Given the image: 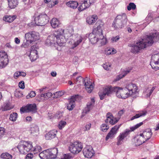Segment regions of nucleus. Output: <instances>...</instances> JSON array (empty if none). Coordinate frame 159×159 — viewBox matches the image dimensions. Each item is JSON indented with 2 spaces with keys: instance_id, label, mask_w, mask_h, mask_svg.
I'll list each match as a JSON object with an SVG mask.
<instances>
[{
  "instance_id": "nucleus-37",
  "label": "nucleus",
  "mask_w": 159,
  "mask_h": 159,
  "mask_svg": "<svg viewBox=\"0 0 159 159\" xmlns=\"http://www.w3.org/2000/svg\"><path fill=\"white\" fill-rule=\"evenodd\" d=\"M48 154L47 153V150L43 151L39 154V156L41 159H48Z\"/></svg>"
},
{
  "instance_id": "nucleus-49",
  "label": "nucleus",
  "mask_w": 159,
  "mask_h": 159,
  "mask_svg": "<svg viewBox=\"0 0 159 159\" xmlns=\"http://www.w3.org/2000/svg\"><path fill=\"white\" fill-rule=\"evenodd\" d=\"M63 93L61 91H59L57 92L54 93V96L53 97V98H58L60 97L63 95Z\"/></svg>"
},
{
  "instance_id": "nucleus-45",
  "label": "nucleus",
  "mask_w": 159,
  "mask_h": 159,
  "mask_svg": "<svg viewBox=\"0 0 159 159\" xmlns=\"http://www.w3.org/2000/svg\"><path fill=\"white\" fill-rule=\"evenodd\" d=\"M52 96V93L50 92H48L44 94H41L40 97L41 98V97H43L45 98H48L51 97Z\"/></svg>"
},
{
  "instance_id": "nucleus-42",
  "label": "nucleus",
  "mask_w": 159,
  "mask_h": 159,
  "mask_svg": "<svg viewBox=\"0 0 159 159\" xmlns=\"http://www.w3.org/2000/svg\"><path fill=\"white\" fill-rule=\"evenodd\" d=\"M16 15L12 16L6 15L4 16L3 17V20H15L16 19Z\"/></svg>"
},
{
  "instance_id": "nucleus-16",
  "label": "nucleus",
  "mask_w": 159,
  "mask_h": 159,
  "mask_svg": "<svg viewBox=\"0 0 159 159\" xmlns=\"http://www.w3.org/2000/svg\"><path fill=\"white\" fill-rule=\"evenodd\" d=\"M36 45H33L31 47L30 52L29 56L31 61L36 60L38 57L37 51L36 49Z\"/></svg>"
},
{
  "instance_id": "nucleus-27",
  "label": "nucleus",
  "mask_w": 159,
  "mask_h": 159,
  "mask_svg": "<svg viewBox=\"0 0 159 159\" xmlns=\"http://www.w3.org/2000/svg\"><path fill=\"white\" fill-rule=\"evenodd\" d=\"M38 126L34 125L32 124L30 128V133L34 136H37L39 134Z\"/></svg>"
},
{
  "instance_id": "nucleus-13",
  "label": "nucleus",
  "mask_w": 159,
  "mask_h": 159,
  "mask_svg": "<svg viewBox=\"0 0 159 159\" xmlns=\"http://www.w3.org/2000/svg\"><path fill=\"white\" fill-rule=\"evenodd\" d=\"M121 125H116L113 127L108 134L106 137V140H107L110 138H113L117 133V131L120 126Z\"/></svg>"
},
{
  "instance_id": "nucleus-32",
  "label": "nucleus",
  "mask_w": 159,
  "mask_h": 159,
  "mask_svg": "<svg viewBox=\"0 0 159 159\" xmlns=\"http://www.w3.org/2000/svg\"><path fill=\"white\" fill-rule=\"evenodd\" d=\"M64 29H60L56 31L54 33L53 35L55 36L56 39H57L60 37H61L62 36H64Z\"/></svg>"
},
{
  "instance_id": "nucleus-40",
  "label": "nucleus",
  "mask_w": 159,
  "mask_h": 159,
  "mask_svg": "<svg viewBox=\"0 0 159 159\" xmlns=\"http://www.w3.org/2000/svg\"><path fill=\"white\" fill-rule=\"evenodd\" d=\"M17 114L16 112H13L10 116V120L12 121H15L17 117Z\"/></svg>"
},
{
  "instance_id": "nucleus-33",
  "label": "nucleus",
  "mask_w": 159,
  "mask_h": 159,
  "mask_svg": "<svg viewBox=\"0 0 159 159\" xmlns=\"http://www.w3.org/2000/svg\"><path fill=\"white\" fill-rule=\"evenodd\" d=\"M130 70H127L124 71L121 74L118 75L116 79L115 80V81H117L120 80L125 76L128 73L130 72Z\"/></svg>"
},
{
  "instance_id": "nucleus-64",
  "label": "nucleus",
  "mask_w": 159,
  "mask_h": 159,
  "mask_svg": "<svg viewBox=\"0 0 159 159\" xmlns=\"http://www.w3.org/2000/svg\"><path fill=\"white\" fill-rule=\"evenodd\" d=\"M89 25H93L95 22V20H86Z\"/></svg>"
},
{
  "instance_id": "nucleus-10",
  "label": "nucleus",
  "mask_w": 159,
  "mask_h": 159,
  "mask_svg": "<svg viewBox=\"0 0 159 159\" xmlns=\"http://www.w3.org/2000/svg\"><path fill=\"white\" fill-rule=\"evenodd\" d=\"M9 59L7 54L5 52H0V68L5 67L8 64Z\"/></svg>"
},
{
  "instance_id": "nucleus-51",
  "label": "nucleus",
  "mask_w": 159,
  "mask_h": 159,
  "mask_svg": "<svg viewBox=\"0 0 159 159\" xmlns=\"http://www.w3.org/2000/svg\"><path fill=\"white\" fill-rule=\"evenodd\" d=\"M49 18V17L46 14L41 15L38 16L37 17L38 19H42L47 20Z\"/></svg>"
},
{
  "instance_id": "nucleus-4",
  "label": "nucleus",
  "mask_w": 159,
  "mask_h": 159,
  "mask_svg": "<svg viewBox=\"0 0 159 159\" xmlns=\"http://www.w3.org/2000/svg\"><path fill=\"white\" fill-rule=\"evenodd\" d=\"M116 87H112L111 85L106 86L104 88L102 92L99 93V95L101 100H103L106 96H111L114 92H116Z\"/></svg>"
},
{
  "instance_id": "nucleus-43",
  "label": "nucleus",
  "mask_w": 159,
  "mask_h": 159,
  "mask_svg": "<svg viewBox=\"0 0 159 159\" xmlns=\"http://www.w3.org/2000/svg\"><path fill=\"white\" fill-rule=\"evenodd\" d=\"M136 8L135 4L133 2H130L127 7V9L129 11L131 10H135Z\"/></svg>"
},
{
  "instance_id": "nucleus-53",
  "label": "nucleus",
  "mask_w": 159,
  "mask_h": 159,
  "mask_svg": "<svg viewBox=\"0 0 159 159\" xmlns=\"http://www.w3.org/2000/svg\"><path fill=\"white\" fill-rule=\"evenodd\" d=\"M98 19L97 16L96 15H93L87 17L86 20H97Z\"/></svg>"
},
{
  "instance_id": "nucleus-48",
  "label": "nucleus",
  "mask_w": 159,
  "mask_h": 159,
  "mask_svg": "<svg viewBox=\"0 0 159 159\" xmlns=\"http://www.w3.org/2000/svg\"><path fill=\"white\" fill-rule=\"evenodd\" d=\"M66 124V122L65 121H61L59 123L58 127L59 129H61L64 127Z\"/></svg>"
},
{
  "instance_id": "nucleus-54",
  "label": "nucleus",
  "mask_w": 159,
  "mask_h": 159,
  "mask_svg": "<svg viewBox=\"0 0 159 159\" xmlns=\"http://www.w3.org/2000/svg\"><path fill=\"white\" fill-rule=\"evenodd\" d=\"M38 20H32L30 23L28 24V25L30 27H32L37 26V21Z\"/></svg>"
},
{
  "instance_id": "nucleus-46",
  "label": "nucleus",
  "mask_w": 159,
  "mask_h": 159,
  "mask_svg": "<svg viewBox=\"0 0 159 159\" xmlns=\"http://www.w3.org/2000/svg\"><path fill=\"white\" fill-rule=\"evenodd\" d=\"M109 127L108 125L106 124H102L101 126V130L103 132L106 131L109 129Z\"/></svg>"
},
{
  "instance_id": "nucleus-25",
  "label": "nucleus",
  "mask_w": 159,
  "mask_h": 159,
  "mask_svg": "<svg viewBox=\"0 0 159 159\" xmlns=\"http://www.w3.org/2000/svg\"><path fill=\"white\" fill-rule=\"evenodd\" d=\"M134 142L136 146H138L145 142L146 140H145L144 138L139 135H137L134 138Z\"/></svg>"
},
{
  "instance_id": "nucleus-60",
  "label": "nucleus",
  "mask_w": 159,
  "mask_h": 159,
  "mask_svg": "<svg viewBox=\"0 0 159 159\" xmlns=\"http://www.w3.org/2000/svg\"><path fill=\"white\" fill-rule=\"evenodd\" d=\"M33 155L32 153L28 154L25 157V159H32L33 157Z\"/></svg>"
},
{
  "instance_id": "nucleus-35",
  "label": "nucleus",
  "mask_w": 159,
  "mask_h": 159,
  "mask_svg": "<svg viewBox=\"0 0 159 159\" xmlns=\"http://www.w3.org/2000/svg\"><path fill=\"white\" fill-rule=\"evenodd\" d=\"M147 111H142V112H140L138 114H137L131 118V120H132L138 118L141 116H144L147 114Z\"/></svg>"
},
{
  "instance_id": "nucleus-9",
  "label": "nucleus",
  "mask_w": 159,
  "mask_h": 159,
  "mask_svg": "<svg viewBox=\"0 0 159 159\" xmlns=\"http://www.w3.org/2000/svg\"><path fill=\"white\" fill-rule=\"evenodd\" d=\"M150 65L152 68L155 70L159 69V54H155L152 56Z\"/></svg>"
},
{
  "instance_id": "nucleus-31",
  "label": "nucleus",
  "mask_w": 159,
  "mask_h": 159,
  "mask_svg": "<svg viewBox=\"0 0 159 159\" xmlns=\"http://www.w3.org/2000/svg\"><path fill=\"white\" fill-rule=\"evenodd\" d=\"M9 7L11 8H14L18 5V0H7Z\"/></svg>"
},
{
  "instance_id": "nucleus-23",
  "label": "nucleus",
  "mask_w": 159,
  "mask_h": 159,
  "mask_svg": "<svg viewBox=\"0 0 159 159\" xmlns=\"http://www.w3.org/2000/svg\"><path fill=\"white\" fill-rule=\"evenodd\" d=\"M83 82L84 83V85L86 90L89 93H91L92 91L93 85L90 81L87 80L85 81V80H84Z\"/></svg>"
},
{
  "instance_id": "nucleus-12",
  "label": "nucleus",
  "mask_w": 159,
  "mask_h": 159,
  "mask_svg": "<svg viewBox=\"0 0 159 159\" xmlns=\"http://www.w3.org/2000/svg\"><path fill=\"white\" fill-rule=\"evenodd\" d=\"M125 88L128 90L129 93L130 95H132L133 94L135 93L138 90L136 85L135 84L131 83L127 84Z\"/></svg>"
},
{
  "instance_id": "nucleus-19",
  "label": "nucleus",
  "mask_w": 159,
  "mask_h": 159,
  "mask_svg": "<svg viewBox=\"0 0 159 159\" xmlns=\"http://www.w3.org/2000/svg\"><path fill=\"white\" fill-rule=\"evenodd\" d=\"M152 134L151 129H146L143 133L140 134V135L143 137L144 139L147 141L151 138Z\"/></svg>"
},
{
  "instance_id": "nucleus-34",
  "label": "nucleus",
  "mask_w": 159,
  "mask_h": 159,
  "mask_svg": "<svg viewBox=\"0 0 159 159\" xmlns=\"http://www.w3.org/2000/svg\"><path fill=\"white\" fill-rule=\"evenodd\" d=\"M146 18L147 20H153L155 19H157L159 20V17H157L155 16L154 12H149Z\"/></svg>"
},
{
  "instance_id": "nucleus-22",
  "label": "nucleus",
  "mask_w": 159,
  "mask_h": 159,
  "mask_svg": "<svg viewBox=\"0 0 159 159\" xmlns=\"http://www.w3.org/2000/svg\"><path fill=\"white\" fill-rule=\"evenodd\" d=\"M57 130L53 129L50 131L45 135V137L47 140H50L55 138L57 134Z\"/></svg>"
},
{
  "instance_id": "nucleus-38",
  "label": "nucleus",
  "mask_w": 159,
  "mask_h": 159,
  "mask_svg": "<svg viewBox=\"0 0 159 159\" xmlns=\"http://www.w3.org/2000/svg\"><path fill=\"white\" fill-rule=\"evenodd\" d=\"M1 157L3 159H12V156L8 153H2L1 155Z\"/></svg>"
},
{
  "instance_id": "nucleus-3",
  "label": "nucleus",
  "mask_w": 159,
  "mask_h": 159,
  "mask_svg": "<svg viewBox=\"0 0 159 159\" xmlns=\"http://www.w3.org/2000/svg\"><path fill=\"white\" fill-rule=\"evenodd\" d=\"M32 147V142L25 141H21L17 146L19 152L22 154H26L30 151Z\"/></svg>"
},
{
  "instance_id": "nucleus-29",
  "label": "nucleus",
  "mask_w": 159,
  "mask_h": 159,
  "mask_svg": "<svg viewBox=\"0 0 159 159\" xmlns=\"http://www.w3.org/2000/svg\"><path fill=\"white\" fill-rule=\"evenodd\" d=\"M66 5L69 7L73 9L76 8L78 4L77 2L74 1H70L66 3Z\"/></svg>"
},
{
  "instance_id": "nucleus-28",
  "label": "nucleus",
  "mask_w": 159,
  "mask_h": 159,
  "mask_svg": "<svg viewBox=\"0 0 159 159\" xmlns=\"http://www.w3.org/2000/svg\"><path fill=\"white\" fill-rule=\"evenodd\" d=\"M112 26L116 30L120 29L124 27L122 20H115L113 23Z\"/></svg>"
},
{
  "instance_id": "nucleus-62",
  "label": "nucleus",
  "mask_w": 159,
  "mask_h": 159,
  "mask_svg": "<svg viewBox=\"0 0 159 159\" xmlns=\"http://www.w3.org/2000/svg\"><path fill=\"white\" fill-rule=\"evenodd\" d=\"M119 36H117L115 37H113L111 38V40L113 42H116L119 40Z\"/></svg>"
},
{
  "instance_id": "nucleus-2",
  "label": "nucleus",
  "mask_w": 159,
  "mask_h": 159,
  "mask_svg": "<svg viewBox=\"0 0 159 159\" xmlns=\"http://www.w3.org/2000/svg\"><path fill=\"white\" fill-rule=\"evenodd\" d=\"M25 38L26 41L25 43H23V45L24 47L26 48L33 42L39 39V34L35 31H30L25 34Z\"/></svg>"
},
{
  "instance_id": "nucleus-39",
  "label": "nucleus",
  "mask_w": 159,
  "mask_h": 159,
  "mask_svg": "<svg viewBox=\"0 0 159 159\" xmlns=\"http://www.w3.org/2000/svg\"><path fill=\"white\" fill-rule=\"evenodd\" d=\"M51 25L53 28L58 27L60 24L59 20H51L50 22Z\"/></svg>"
},
{
  "instance_id": "nucleus-56",
  "label": "nucleus",
  "mask_w": 159,
  "mask_h": 159,
  "mask_svg": "<svg viewBox=\"0 0 159 159\" xmlns=\"http://www.w3.org/2000/svg\"><path fill=\"white\" fill-rule=\"evenodd\" d=\"M36 95V93L34 91H32L30 92L29 94L27 96V98H33L35 97Z\"/></svg>"
},
{
  "instance_id": "nucleus-52",
  "label": "nucleus",
  "mask_w": 159,
  "mask_h": 159,
  "mask_svg": "<svg viewBox=\"0 0 159 159\" xmlns=\"http://www.w3.org/2000/svg\"><path fill=\"white\" fill-rule=\"evenodd\" d=\"M111 64L109 63H106L103 65L102 66L103 68L106 70H110Z\"/></svg>"
},
{
  "instance_id": "nucleus-11",
  "label": "nucleus",
  "mask_w": 159,
  "mask_h": 159,
  "mask_svg": "<svg viewBox=\"0 0 159 159\" xmlns=\"http://www.w3.org/2000/svg\"><path fill=\"white\" fill-rule=\"evenodd\" d=\"M130 132V130H127L126 131L120 133L117 138V145H119L121 144L123 142L125 138L129 135Z\"/></svg>"
},
{
  "instance_id": "nucleus-14",
  "label": "nucleus",
  "mask_w": 159,
  "mask_h": 159,
  "mask_svg": "<svg viewBox=\"0 0 159 159\" xmlns=\"http://www.w3.org/2000/svg\"><path fill=\"white\" fill-rule=\"evenodd\" d=\"M120 119V117L118 119L116 118L114 119L111 113L108 112L107 114V119L105 122L106 123H109L110 124L113 125L117 123Z\"/></svg>"
},
{
  "instance_id": "nucleus-24",
  "label": "nucleus",
  "mask_w": 159,
  "mask_h": 159,
  "mask_svg": "<svg viewBox=\"0 0 159 159\" xmlns=\"http://www.w3.org/2000/svg\"><path fill=\"white\" fill-rule=\"evenodd\" d=\"M94 102L95 100L93 98H92L91 99V102L88 103L87 105V107L83 110V112L86 114L89 112L92 109L94 104Z\"/></svg>"
},
{
  "instance_id": "nucleus-58",
  "label": "nucleus",
  "mask_w": 159,
  "mask_h": 159,
  "mask_svg": "<svg viewBox=\"0 0 159 159\" xmlns=\"http://www.w3.org/2000/svg\"><path fill=\"white\" fill-rule=\"evenodd\" d=\"M46 24V23L44 20H40L39 22L37 21V26H43Z\"/></svg>"
},
{
  "instance_id": "nucleus-15",
  "label": "nucleus",
  "mask_w": 159,
  "mask_h": 159,
  "mask_svg": "<svg viewBox=\"0 0 159 159\" xmlns=\"http://www.w3.org/2000/svg\"><path fill=\"white\" fill-rule=\"evenodd\" d=\"M83 154L85 157L91 158L93 155V150L90 146H87L83 150Z\"/></svg>"
},
{
  "instance_id": "nucleus-21",
  "label": "nucleus",
  "mask_w": 159,
  "mask_h": 159,
  "mask_svg": "<svg viewBox=\"0 0 159 159\" xmlns=\"http://www.w3.org/2000/svg\"><path fill=\"white\" fill-rule=\"evenodd\" d=\"M99 34H97V36H99V39L98 40V42L99 41L100 43L101 46L104 45L106 44L107 43V40L106 38H104L103 35L102 30H99Z\"/></svg>"
},
{
  "instance_id": "nucleus-7",
  "label": "nucleus",
  "mask_w": 159,
  "mask_h": 159,
  "mask_svg": "<svg viewBox=\"0 0 159 159\" xmlns=\"http://www.w3.org/2000/svg\"><path fill=\"white\" fill-rule=\"evenodd\" d=\"M83 148L81 143L75 142L72 143L69 147L70 151L73 154L78 153L80 152Z\"/></svg>"
},
{
  "instance_id": "nucleus-59",
  "label": "nucleus",
  "mask_w": 159,
  "mask_h": 159,
  "mask_svg": "<svg viewBox=\"0 0 159 159\" xmlns=\"http://www.w3.org/2000/svg\"><path fill=\"white\" fill-rule=\"evenodd\" d=\"M19 87L22 89H23L25 88L24 82L23 81H21L19 83Z\"/></svg>"
},
{
  "instance_id": "nucleus-55",
  "label": "nucleus",
  "mask_w": 159,
  "mask_h": 159,
  "mask_svg": "<svg viewBox=\"0 0 159 159\" xmlns=\"http://www.w3.org/2000/svg\"><path fill=\"white\" fill-rule=\"evenodd\" d=\"M51 4L49 5V7H52L56 5L58 3V1L57 0H55L53 1H51Z\"/></svg>"
},
{
  "instance_id": "nucleus-26",
  "label": "nucleus",
  "mask_w": 159,
  "mask_h": 159,
  "mask_svg": "<svg viewBox=\"0 0 159 159\" xmlns=\"http://www.w3.org/2000/svg\"><path fill=\"white\" fill-rule=\"evenodd\" d=\"M13 108L11 105V103L9 102H6L4 103L2 105L0 108V111H5L10 110Z\"/></svg>"
},
{
  "instance_id": "nucleus-1",
  "label": "nucleus",
  "mask_w": 159,
  "mask_h": 159,
  "mask_svg": "<svg viewBox=\"0 0 159 159\" xmlns=\"http://www.w3.org/2000/svg\"><path fill=\"white\" fill-rule=\"evenodd\" d=\"M153 43L152 38H149L147 36L145 39H142L134 45H131V52L135 54L138 53L141 49H144L147 46H151Z\"/></svg>"
},
{
  "instance_id": "nucleus-5",
  "label": "nucleus",
  "mask_w": 159,
  "mask_h": 159,
  "mask_svg": "<svg viewBox=\"0 0 159 159\" xmlns=\"http://www.w3.org/2000/svg\"><path fill=\"white\" fill-rule=\"evenodd\" d=\"M99 30H101V26L99 25L93 29L92 33L89 34V38L92 43L94 44L98 42L99 36H97V34H99Z\"/></svg>"
},
{
  "instance_id": "nucleus-17",
  "label": "nucleus",
  "mask_w": 159,
  "mask_h": 159,
  "mask_svg": "<svg viewBox=\"0 0 159 159\" xmlns=\"http://www.w3.org/2000/svg\"><path fill=\"white\" fill-rule=\"evenodd\" d=\"M72 37L73 38L72 39L74 41L73 44V47H72V48H74L82 42L83 38L80 35L78 34H77L74 36L72 35Z\"/></svg>"
},
{
  "instance_id": "nucleus-6",
  "label": "nucleus",
  "mask_w": 159,
  "mask_h": 159,
  "mask_svg": "<svg viewBox=\"0 0 159 159\" xmlns=\"http://www.w3.org/2000/svg\"><path fill=\"white\" fill-rule=\"evenodd\" d=\"M115 89L116 95L119 98L125 99L131 96L125 88L121 89L118 87H116Z\"/></svg>"
},
{
  "instance_id": "nucleus-36",
  "label": "nucleus",
  "mask_w": 159,
  "mask_h": 159,
  "mask_svg": "<svg viewBox=\"0 0 159 159\" xmlns=\"http://www.w3.org/2000/svg\"><path fill=\"white\" fill-rule=\"evenodd\" d=\"M116 50L113 48H107L105 50V52L107 55L113 54L116 53Z\"/></svg>"
},
{
  "instance_id": "nucleus-44",
  "label": "nucleus",
  "mask_w": 159,
  "mask_h": 159,
  "mask_svg": "<svg viewBox=\"0 0 159 159\" xmlns=\"http://www.w3.org/2000/svg\"><path fill=\"white\" fill-rule=\"evenodd\" d=\"M155 87H153L150 90H148V89H146V90H145L144 91V92L145 93H148L146 94V97H150L151 94H152V93L153 92L154 90L155 89Z\"/></svg>"
},
{
  "instance_id": "nucleus-50",
  "label": "nucleus",
  "mask_w": 159,
  "mask_h": 159,
  "mask_svg": "<svg viewBox=\"0 0 159 159\" xmlns=\"http://www.w3.org/2000/svg\"><path fill=\"white\" fill-rule=\"evenodd\" d=\"M15 96L17 97H21L22 96L23 94L19 90L16 89L14 92Z\"/></svg>"
},
{
  "instance_id": "nucleus-8",
  "label": "nucleus",
  "mask_w": 159,
  "mask_h": 159,
  "mask_svg": "<svg viewBox=\"0 0 159 159\" xmlns=\"http://www.w3.org/2000/svg\"><path fill=\"white\" fill-rule=\"evenodd\" d=\"M37 110L36 104H29L25 106L22 107L20 109V112L22 114L25 112H32L34 113Z\"/></svg>"
},
{
  "instance_id": "nucleus-20",
  "label": "nucleus",
  "mask_w": 159,
  "mask_h": 159,
  "mask_svg": "<svg viewBox=\"0 0 159 159\" xmlns=\"http://www.w3.org/2000/svg\"><path fill=\"white\" fill-rule=\"evenodd\" d=\"M56 38L53 34L49 35L46 40V43L48 45H52L55 44L56 43Z\"/></svg>"
},
{
  "instance_id": "nucleus-18",
  "label": "nucleus",
  "mask_w": 159,
  "mask_h": 159,
  "mask_svg": "<svg viewBox=\"0 0 159 159\" xmlns=\"http://www.w3.org/2000/svg\"><path fill=\"white\" fill-rule=\"evenodd\" d=\"M78 95L72 96L69 100V103L67 104V108L69 111L72 110L75 106V101Z\"/></svg>"
},
{
  "instance_id": "nucleus-63",
  "label": "nucleus",
  "mask_w": 159,
  "mask_h": 159,
  "mask_svg": "<svg viewBox=\"0 0 159 159\" xmlns=\"http://www.w3.org/2000/svg\"><path fill=\"white\" fill-rule=\"evenodd\" d=\"M125 112V110L124 109L121 110L118 112V115L120 116L124 113Z\"/></svg>"
},
{
  "instance_id": "nucleus-30",
  "label": "nucleus",
  "mask_w": 159,
  "mask_h": 159,
  "mask_svg": "<svg viewBox=\"0 0 159 159\" xmlns=\"http://www.w3.org/2000/svg\"><path fill=\"white\" fill-rule=\"evenodd\" d=\"M59 38H57L56 39V43L58 44V45L61 46L63 45L66 42V40L65 39L64 36H61Z\"/></svg>"
},
{
  "instance_id": "nucleus-41",
  "label": "nucleus",
  "mask_w": 159,
  "mask_h": 159,
  "mask_svg": "<svg viewBox=\"0 0 159 159\" xmlns=\"http://www.w3.org/2000/svg\"><path fill=\"white\" fill-rule=\"evenodd\" d=\"M127 19V16L125 13H123L121 15H118L116 17L115 20H125Z\"/></svg>"
},
{
  "instance_id": "nucleus-47",
  "label": "nucleus",
  "mask_w": 159,
  "mask_h": 159,
  "mask_svg": "<svg viewBox=\"0 0 159 159\" xmlns=\"http://www.w3.org/2000/svg\"><path fill=\"white\" fill-rule=\"evenodd\" d=\"M143 124V122H141L137 124L134 126L130 128V131H133L135 129L138 128Z\"/></svg>"
},
{
  "instance_id": "nucleus-61",
  "label": "nucleus",
  "mask_w": 159,
  "mask_h": 159,
  "mask_svg": "<svg viewBox=\"0 0 159 159\" xmlns=\"http://www.w3.org/2000/svg\"><path fill=\"white\" fill-rule=\"evenodd\" d=\"M34 150L35 151V152H40L41 151V147L39 146H36Z\"/></svg>"
},
{
  "instance_id": "nucleus-57",
  "label": "nucleus",
  "mask_w": 159,
  "mask_h": 159,
  "mask_svg": "<svg viewBox=\"0 0 159 159\" xmlns=\"http://www.w3.org/2000/svg\"><path fill=\"white\" fill-rule=\"evenodd\" d=\"M5 129L3 127H0V139L4 135Z\"/></svg>"
}]
</instances>
